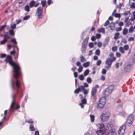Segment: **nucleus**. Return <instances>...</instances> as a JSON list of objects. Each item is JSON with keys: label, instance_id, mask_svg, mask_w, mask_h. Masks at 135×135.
I'll return each mask as SVG.
<instances>
[{"label": "nucleus", "instance_id": "f257e3e1", "mask_svg": "<svg viewBox=\"0 0 135 135\" xmlns=\"http://www.w3.org/2000/svg\"><path fill=\"white\" fill-rule=\"evenodd\" d=\"M9 64L13 68L15 73L13 75L15 78L16 79V85L17 88L18 89L20 87V83L17 79L20 74V68L18 64L15 63L13 61L11 56L9 55ZM17 91H18V89H17Z\"/></svg>", "mask_w": 135, "mask_h": 135}, {"label": "nucleus", "instance_id": "f03ea898", "mask_svg": "<svg viewBox=\"0 0 135 135\" xmlns=\"http://www.w3.org/2000/svg\"><path fill=\"white\" fill-rule=\"evenodd\" d=\"M114 125L111 122H109L108 123L107 126V127L110 130L107 135H113L114 134L115 130L113 128Z\"/></svg>", "mask_w": 135, "mask_h": 135}, {"label": "nucleus", "instance_id": "7ed1b4c3", "mask_svg": "<svg viewBox=\"0 0 135 135\" xmlns=\"http://www.w3.org/2000/svg\"><path fill=\"white\" fill-rule=\"evenodd\" d=\"M110 115V112H107L102 113L100 116V118L102 121L105 122L108 120Z\"/></svg>", "mask_w": 135, "mask_h": 135}, {"label": "nucleus", "instance_id": "20e7f679", "mask_svg": "<svg viewBox=\"0 0 135 135\" xmlns=\"http://www.w3.org/2000/svg\"><path fill=\"white\" fill-rule=\"evenodd\" d=\"M106 102V99L105 97H103L101 98L99 100L98 103L97 104V108L99 109H100L103 108Z\"/></svg>", "mask_w": 135, "mask_h": 135}, {"label": "nucleus", "instance_id": "39448f33", "mask_svg": "<svg viewBox=\"0 0 135 135\" xmlns=\"http://www.w3.org/2000/svg\"><path fill=\"white\" fill-rule=\"evenodd\" d=\"M89 39L88 37H87L84 40L82 45L81 51L82 53H84L86 50V48L87 45L88 40Z\"/></svg>", "mask_w": 135, "mask_h": 135}, {"label": "nucleus", "instance_id": "423d86ee", "mask_svg": "<svg viewBox=\"0 0 135 135\" xmlns=\"http://www.w3.org/2000/svg\"><path fill=\"white\" fill-rule=\"evenodd\" d=\"M114 88L113 85H111L109 86L105 90L104 92V94L105 96H108L109 94H110Z\"/></svg>", "mask_w": 135, "mask_h": 135}, {"label": "nucleus", "instance_id": "0eeeda50", "mask_svg": "<svg viewBox=\"0 0 135 135\" xmlns=\"http://www.w3.org/2000/svg\"><path fill=\"white\" fill-rule=\"evenodd\" d=\"M20 108V106L16 103V102L14 101L13 99L10 107V111H13L16 109H18Z\"/></svg>", "mask_w": 135, "mask_h": 135}, {"label": "nucleus", "instance_id": "6e6552de", "mask_svg": "<svg viewBox=\"0 0 135 135\" xmlns=\"http://www.w3.org/2000/svg\"><path fill=\"white\" fill-rule=\"evenodd\" d=\"M112 60L111 58H108L107 59L105 64L107 65L105 66V68L107 70H109L111 67L112 64Z\"/></svg>", "mask_w": 135, "mask_h": 135}, {"label": "nucleus", "instance_id": "1a4fd4ad", "mask_svg": "<svg viewBox=\"0 0 135 135\" xmlns=\"http://www.w3.org/2000/svg\"><path fill=\"white\" fill-rule=\"evenodd\" d=\"M133 117L132 115H130L128 117L126 123L127 126L129 127L131 126L133 119Z\"/></svg>", "mask_w": 135, "mask_h": 135}, {"label": "nucleus", "instance_id": "9d476101", "mask_svg": "<svg viewBox=\"0 0 135 135\" xmlns=\"http://www.w3.org/2000/svg\"><path fill=\"white\" fill-rule=\"evenodd\" d=\"M36 13L37 14V18L38 19L41 18V17L42 16V15L43 12V8L42 7H38L37 9Z\"/></svg>", "mask_w": 135, "mask_h": 135}, {"label": "nucleus", "instance_id": "9b49d317", "mask_svg": "<svg viewBox=\"0 0 135 135\" xmlns=\"http://www.w3.org/2000/svg\"><path fill=\"white\" fill-rule=\"evenodd\" d=\"M4 39L2 41L0 42L1 44L2 45L4 44L7 41L8 39V32H5L4 34Z\"/></svg>", "mask_w": 135, "mask_h": 135}, {"label": "nucleus", "instance_id": "f8f14e48", "mask_svg": "<svg viewBox=\"0 0 135 135\" xmlns=\"http://www.w3.org/2000/svg\"><path fill=\"white\" fill-rule=\"evenodd\" d=\"M97 92V89L95 88H92L91 91V98L93 99L94 100L96 99V94Z\"/></svg>", "mask_w": 135, "mask_h": 135}, {"label": "nucleus", "instance_id": "ddd939ff", "mask_svg": "<svg viewBox=\"0 0 135 135\" xmlns=\"http://www.w3.org/2000/svg\"><path fill=\"white\" fill-rule=\"evenodd\" d=\"M126 128V126L123 124L120 128L119 132L118 135H122L125 132Z\"/></svg>", "mask_w": 135, "mask_h": 135}, {"label": "nucleus", "instance_id": "4468645a", "mask_svg": "<svg viewBox=\"0 0 135 135\" xmlns=\"http://www.w3.org/2000/svg\"><path fill=\"white\" fill-rule=\"evenodd\" d=\"M6 57V59L5 60V61L7 63L8 62V55H7L5 54H3L1 55L0 56V58H3Z\"/></svg>", "mask_w": 135, "mask_h": 135}, {"label": "nucleus", "instance_id": "2eb2a0df", "mask_svg": "<svg viewBox=\"0 0 135 135\" xmlns=\"http://www.w3.org/2000/svg\"><path fill=\"white\" fill-rule=\"evenodd\" d=\"M11 87L13 91H14L15 89V81L13 79H12L11 80Z\"/></svg>", "mask_w": 135, "mask_h": 135}, {"label": "nucleus", "instance_id": "dca6fc26", "mask_svg": "<svg viewBox=\"0 0 135 135\" xmlns=\"http://www.w3.org/2000/svg\"><path fill=\"white\" fill-rule=\"evenodd\" d=\"M81 103H79V105L80 106L81 108H83L84 107V106L83 104H86V101L85 99H83L81 100Z\"/></svg>", "mask_w": 135, "mask_h": 135}, {"label": "nucleus", "instance_id": "f3484780", "mask_svg": "<svg viewBox=\"0 0 135 135\" xmlns=\"http://www.w3.org/2000/svg\"><path fill=\"white\" fill-rule=\"evenodd\" d=\"M98 135H102L106 132V130L104 129L103 130H99L96 131Z\"/></svg>", "mask_w": 135, "mask_h": 135}, {"label": "nucleus", "instance_id": "a211bd4d", "mask_svg": "<svg viewBox=\"0 0 135 135\" xmlns=\"http://www.w3.org/2000/svg\"><path fill=\"white\" fill-rule=\"evenodd\" d=\"M96 126L98 128L100 129H102L104 127V125L103 123H98L97 124Z\"/></svg>", "mask_w": 135, "mask_h": 135}, {"label": "nucleus", "instance_id": "6ab92c4d", "mask_svg": "<svg viewBox=\"0 0 135 135\" xmlns=\"http://www.w3.org/2000/svg\"><path fill=\"white\" fill-rule=\"evenodd\" d=\"M119 115H120L124 117L127 116V114L125 112L122 111L119 113Z\"/></svg>", "mask_w": 135, "mask_h": 135}, {"label": "nucleus", "instance_id": "aec40b11", "mask_svg": "<svg viewBox=\"0 0 135 135\" xmlns=\"http://www.w3.org/2000/svg\"><path fill=\"white\" fill-rule=\"evenodd\" d=\"M89 116L91 122H94L95 120V116L94 115L91 114H90Z\"/></svg>", "mask_w": 135, "mask_h": 135}, {"label": "nucleus", "instance_id": "412c9836", "mask_svg": "<svg viewBox=\"0 0 135 135\" xmlns=\"http://www.w3.org/2000/svg\"><path fill=\"white\" fill-rule=\"evenodd\" d=\"M81 62H83L86 61V60L85 58L84 57L83 55H81L80 57Z\"/></svg>", "mask_w": 135, "mask_h": 135}, {"label": "nucleus", "instance_id": "4be33fe9", "mask_svg": "<svg viewBox=\"0 0 135 135\" xmlns=\"http://www.w3.org/2000/svg\"><path fill=\"white\" fill-rule=\"evenodd\" d=\"M97 31L99 32H102L103 33H105V29L103 28H102L100 29H99Z\"/></svg>", "mask_w": 135, "mask_h": 135}, {"label": "nucleus", "instance_id": "5701e85b", "mask_svg": "<svg viewBox=\"0 0 135 135\" xmlns=\"http://www.w3.org/2000/svg\"><path fill=\"white\" fill-rule=\"evenodd\" d=\"M119 35V33L118 32L115 33L114 35V39L115 40H117L118 38V37Z\"/></svg>", "mask_w": 135, "mask_h": 135}, {"label": "nucleus", "instance_id": "b1692460", "mask_svg": "<svg viewBox=\"0 0 135 135\" xmlns=\"http://www.w3.org/2000/svg\"><path fill=\"white\" fill-rule=\"evenodd\" d=\"M122 108L121 106L118 107L117 108V110L119 113L122 111Z\"/></svg>", "mask_w": 135, "mask_h": 135}, {"label": "nucleus", "instance_id": "393cba45", "mask_svg": "<svg viewBox=\"0 0 135 135\" xmlns=\"http://www.w3.org/2000/svg\"><path fill=\"white\" fill-rule=\"evenodd\" d=\"M9 34L12 36H14L15 34V32L13 30V29H11L10 30H9Z\"/></svg>", "mask_w": 135, "mask_h": 135}, {"label": "nucleus", "instance_id": "a878e982", "mask_svg": "<svg viewBox=\"0 0 135 135\" xmlns=\"http://www.w3.org/2000/svg\"><path fill=\"white\" fill-rule=\"evenodd\" d=\"M124 50L123 47H120L119 48V51L122 54H124Z\"/></svg>", "mask_w": 135, "mask_h": 135}, {"label": "nucleus", "instance_id": "bb28decb", "mask_svg": "<svg viewBox=\"0 0 135 135\" xmlns=\"http://www.w3.org/2000/svg\"><path fill=\"white\" fill-rule=\"evenodd\" d=\"M24 3L22 2H19L18 3V6H17V7L19 8L23 6L24 5Z\"/></svg>", "mask_w": 135, "mask_h": 135}, {"label": "nucleus", "instance_id": "cd10ccee", "mask_svg": "<svg viewBox=\"0 0 135 135\" xmlns=\"http://www.w3.org/2000/svg\"><path fill=\"white\" fill-rule=\"evenodd\" d=\"M30 130L31 131H33L35 130V128L33 125L31 124L30 126Z\"/></svg>", "mask_w": 135, "mask_h": 135}, {"label": "nucleus", "instance_id": "c85d7f7f", "mask_svg": "<svg viewBox=\"0 0 135 135\" xmlns=\"http://www.w3.org/2000/svg\"><path fill=\"white\" fill-rule=\"evenodd\" d=\"M35 1H32L30 3V6L31 7H33L35 4Z\"/></svg>", "mask_w": 135, "mask_h": 135}, {"label": "nucleus", "instance_id": "c756f323", "mask_svg": "<svg viewBox=\"0 0 135 135\" xmlns=\"http://www.w3.org/2000/svg\"><path fill=\"white\" fill-rule=\"evenodd\" d=\"M127 29L126 28H125L123 29V34L124 35H126L127 33Z\"/></svg>", "mask_w": 135, "mask_h": 135}, {"label": "nucleus", "instance_id": "7c9ffc66", "mask_svg": "<svg viewBox=\"0 0 135 135\" xmlns=\"http://www.w3.org/2000/svg\"><path fill=\"white\" fill-rule=\"evenodd\" d=\"M90 64V62H86L84 63L83 64V66L85 67H87L89 66Z\"/></svg>", "mask_w": 135, "mask_h": 135}, {"label": "nucleus", "instance_id": "2f4dec72", "mask_svg": "<svg viewBox=\"0 0 135 135\" xmlns=\"http://www.w3.org/2000/svg\"><path fill=\"white\" fill-rule=\"evenodd\" d=\"M16 25L15 23H14L10 27L11 28V29H15L16 28Z\"/></svg>", "mask_w": 135, "mask_h": 135}, {"label": "nucleus", "instance_id": "473e14b6", "mask_svg": "<svg viewBox=\"0 0 135 135\" xmlns=\"http://www.w3.org/2000/svg\"><path fill=\"white\" fill-rule=\"evenodd\" d=\"M26 122L30 124L33 123V121L31 119H26Z\"/></svg>", "mask_w": 135, "mask_h": 135}, {"label": "nucleus", "instance_id": "72a5a7b5", "mask_svg": "<svg viewBox=\"0 0 135 135\" xmlns=\"http://www.w3.org/2000/svg\"><path fill=\"white\" fill-rule=\"evenodd\" d=\"M89 73V70L88 69L86 70L84 73V76H87Z\"/></svg>", "mask_w": 135, "mask_h": 135}, {"label": "nucleus", "instance_id": "f704fd0d", "mask_svg": "<svg viewBox=\"0 0 135 135\" xmlns=\"http://www.w3.org/2000/svg\"><path fill=\"white\" fill-rule=\"evenodd\" d=\"M86 81L89 84L91 83L92 82L91 78L90 77L86 79Z\"/></svg>", "mask_w": 135, "mask_h": 135}, {"label": "nucleus", "instance_id": "c9c22d12", "mask_svg": "<svg viewBox=\"0 0 135 135\" xmlns=\"http://www.w3.org/2000/svg\"><path fill=\"white\" fill-rule=\"evenodd\" d=\"M25 10L28 12L29 11V6L28 5L26 6L25 7Z\"/></svg>", "mask_w": 135, "mask_h": 135}, {"label": "nucleus", "instance_id": "e433bc0d", "mask_svg": "<svg viewBox=\"0 0 135 135\" xmlns=\"http://www.w3.org/2000/svg\"><path fill=\"white\" fill-rule=\"evenodd\" d=\"M80 91H82L84 90L85 89V86H80L79 87Z\"/></svg>", "mask_w": 135, "mask_h": 135}, {"label": "nucleus", "instance_id": "4c0bfd02", "mask_svg": "<svg viewBox=\"0 0 135 135\" xmlns=\"http://www.w3.org/2000/svg\"><path fill=\"white\" fill-rule=\"evenodd\" d=\"M109 37L107 38H106L104 42L105 45H106L108 44L109 41Z\"/></svg>", "mask_w": 135, "mask_h": 135}, {"label": "nucleus", "instance_id": "58836bf2", "mask_svg": "<svg viewBox=\"0 0 135 135\" xmlns=\"http://www.w3.org/2000/svg\"><path fill=\"white\" fill-rule=\"evenodd\" d=\"M46 1L45 0H43L41 1V3L43 7H44L46 4Z\"/></svg>", "mask_w": 135, "mask_h": 135}, {"label": "nucleus", "instance_id": "ea45409f", "mask_svg": "<svg viewBox=\"0 0 135 135\" xmlns=\"http://www.w3.org/2000/svg\"><path fill=\"white\" fill-rule=\"evenodd\" d=\"M100 50L99 49H98L97 50L95 51V54L98 55L99 56L100 55Z\"/></svg>", "mask_w": 135, "mask_h": 135}, {"label": "nucleus", "instance_id": "a19ab883", "mask_svg": "<svg viewBox=\"0 0 135 135\" xmlns=\"http://www.w3.org/2000/svg\"><path fill=\"white\" fill-rule=\"evenodd\" d=\"M11 42H13L15 44H17V42H16V39L15 38L12 39Z\"/></svg>", "mask_w": 135, "mask_h": 135}, {"label": "nucleus", "instance_id": "79ce46f5", "mask_svg": "<svg viewBox=\"0 0 135 135\" xmlns=\"http://www.w3.org/2000/svg\"><path fill=\"white\" fill-rule=\"evenodd\" d=\"M123 48L124 50H127L129 49V46L128 45H126L124 46Z\"/></svg>", "mask_w": 135, "mask_h": 135}, {"label": "nucleus", "instance_id": "37998d69", "mask_svg": "<svg viewBox=\"0 0 135 135\" xmlns=\"http://www.w3.org/2000/svg\"><path fill=\"white\" fill-rule=\"evenodd\" d=\"M79 79L81 80H83L84 79V76L83 74H81L79 76Z\"/></svg>", "mask_w": 135, "mask_h": 135}, {"label": "nucleus", "instance_id": "c03bdc74", "mask_svg": "<svg viewBox=\"0 0 135 135\" xmlns=\"http://www.w3.org/2000/svg\"><path fill=\"white\" fill-rule=\"evenodd\" d=\"M112 50L113 51H116L117 50V46L113 47L112 48Z\"/></svg>", "mask_w": 135, "mask_h": 135}, {"label": "nucleus", "instance_id": "a18cd8bd", "mask_svg": "<svg viewBox=\"0 0 135 135\" xmlns=\"http://www.w3.org/2000/svg\"><path fill=\"white\" fill-rule=\"evenodd\" d=\"M109 26L110 27H115V24L114 23L112 22L110 23L109 25Z\"/></svg>", "mask_w": 135, "mask_h": 135}, {"label": "nucleus", "instance_id": "49530a36", "mask_svg": "<svg viewBox=\"0 0 135 135\" xmlns=\"http://www.w3.org/2000/svg\"><path fill=\"white\" fill-rule=\"evenodd\" d=\"M83 67L82 66H80L79 68L78 69V71L79 72H81L82 70Z\"/></svg>", "mask_w": 135, "mask_h": 135}, {"label": "nucleus", "instance_id": "de8ad7c7", "mask_svg": "<svg viewBox=\"0 0 135 135\" xmlns=\"http://www.w3.org/2000/svg\"><path fill=\"white\" fill-rule=\"evenodd\" d=\"M80 91L79 89V88H78L75 90L74 92L75 93H78Z\"/></svg>", "mask_w": 135, "mask_h": 135}, {"label": "nucleus", "instance_id": "09e8293b", "mask_svg": "<svg viewBox=\"0 0 135 135\" xmlns=\"http://www.w3.org/2000/svg\"><path fill=\"white\" fill-rule=\"evenodd\" d=\"M30 16H27L24 17L23 20H28L30 18Z\"/></svg>", "mask_w": 135, "mask_h": 135}, {"label": "nucleus", "instance_id": "8fccbe9b", "mask_svg": "<svg viewBox=\"0 0 135 135\" xmlns=\"http://www.w3.org/2000/svg\"><path fill=\"white\" fill-rule=\"evenodd\" d=\"M6 27L5 25L1 26L0 28V31H2Z\"/></svg>", "mask_w": 135, "mask_h": 135}, {"label": "nucleus", "instance_id": "3c124183", "mask_svg": "<svg viewBox=\"0 0 135 135\" xmlns=\"http://www.w3.org/2000/svg\"><path fill=\"white\" fill-rule=\"evenodd\" d=\"M133 30V27L132 26H131L129 29V32H132Z\"/></svg>", "mask_w": 135, "mask_h": 135}, {"label": "nucleus", "instance_id": "603ef678", "mask_svg": "<svg viewBox=\"0 0 135 135\" xmlns=\"http://www.w3.org/2000/svg\"><path fill=\"white\" fill-rule=\"evenodd\" d=\"M116 56L118 57H119L121 56V55L118 52H117L116 53Z\"/></svg>", "mask_w": 135, "mask_h": 135}, {"label": "nucleus", "instance_id": "864d4df0", "mask_svg": "<svg viewBox=\"0 0 135 135\" xmlns=\"http://www.w3.org/2000/svg\"><path fill=\"white\" fill-rule=\"evenodd\" d=\"M88 91L86 89H85L83 90L84 94L85 95H87L88 93Z\"/></svg>", "mask_w": 135, "mask_h": 135}, {"label": "nucleus", "instance_id": "5fc2aeb1", "mask_svg": "<svg viewBox=\"0 0 135 135\" xmlns=\"http://www.w3.org/2000/svg\"><path fill=\"white\" fill-rule=\"evenodd\" d=\"M106 70L105 69H103L102 70V73L103 74H105L106 73Z\"/></svg>", "mask_w": 135, "mask_h": 135}, {"label": "nucleus", "instance_id": "6e6d98bb", "mask_svg": "<svg viewBox=\"0 0 135 135\" xmlns=\"http://www.w3.org/2000/svg\"><path fill=\"white\" fill-rule=\"evenodd\" d=\"M121 42L123 43L124 44H126L127 43V41L125 38H123Z\"/></svg>", "mask_w": 135, "mask_h": 135}, {"label": "nucleus", "instance_id": "4d7b16f0", "mask_svg": "<svg viewBox=\"0 0 135 135\" xmlns=\"http://www.w3.org/2000/svg\"><path fill=\"white\" fill-rule=\"evenodd\" d=\"M134 40V38L133 37H130L128 39V41H133Z\"/></svg>", "mask_w": 135, "mask_h": 135}, {"label": "nucleus", "instance_id": "13d9d810", "mask_svg": "<svg viewBox=\"0 0 135 135\" xmlns=\"http://www.w3.org/2000/svg\"><path fill=\"white\" fill-rule=\"evenodd\" d=\"M16 51L14 50H13L10 52V54L11 55H14Z\"/></svg>", "mask_w": 135, "mask_h": 135}, {"label": "nucleus", "instance_id": "bf43d9fd", "mask_svg": "<svg viewBox=\"0 0 135 135\" xmlns=\"http://www.w3.org/2000/svg\"><path fill=\"white\" fill-rule=\"evenodd\" d=\"M101 60H98L96 64L97 66H99L101 63Z\"/></svg>", "mask_w": 135, "mask_h": 135}, {"label": "nucleus", "instance_id": "052dcab7", "mask_svg": "<svg viewBox=\"0 0 135 135\" xmlns=\"http://www.w3.org/2000/svg\"><path fill=\"white\" fill-rule=\"evenodd\" d=\"M114 16L116 17H118V18H120V15L119 14H118L117 13H116L115 14Z\"/></svg>", "mask_w": 135, "mask_h": 135}, {"label": "nucleus", "instance_id": "680f3d73", "mask_svg": "<svg viewBox=\"0 0 135 135\" xmlns=\"http://www.w3.org/2000/svg\"><path fill=\"white\" fill-rule=\"evenodd\" d=\"M101 37V35L100 34H97L96 35V37L97 38L99 39Z\"/></svg>", "mask_w": 135, "mask_h": 135}, {"label": "nucleus", "instance_id": "e2e57ef3", "mask_svg": "<svg viewBox=\"0 0 135 135\" xmlns=\"http://www.w3.org/2000/svg\"><path fill=\"white\" fill-rule=\"evenodd\" d=\"M131 7L133 8H135V3H132L131 5Z\"/></svg>", "mask_w": 135, "mask_h": 135}, {"label": "nucleus", "instance_id": "0e129e2a", "mask_svg": "<svg viewBox=\"0 0 135 135\" xmlns=\"http://www.w3.org/2000/svg\"><path fill=\"white\" fill-rule=\"evenodd\" d=\"M109 23V21L108 20L106 21L104 23V25L105 26H107Z\"/></svg>", "mask_w": 135, "mask_h": 135}, {"label": "nucleus", "instance_id": "69168bd1", "mask_svg": "<svg viewBox=\"0 0 135 135\" xmlns=\"http://www.w3.org/2000/svg\"><path fill=\"white\" fill-rule=\"evenodd\" d=\"M98 46V47H100L102 45V43L100 42H99L97 44Z\"/></svg>", "mask_w": 135, "mask_h": 135}, {"label": "nucleus", "instance_id": "338daca9", "mask_svg": "<svg viewBox=\"0 0 135 135\" xmlns=\"http://www.w3.org/2000/svg\"><path fill=\"white\" fill-rule=\"evenodd\" d=\"M89 46L90 48H92L94 46L92 42H90L89 44Z\"/></svg>", "mask_w": 135, "mask_h": 135}, {"label": "nucleus", "instance_id": "774afa93", "mask_svg": "<svg viewBox=\"0 0 135 135\" xmlns=\"http://www.w3.org/2000/svg\"><path fill=\"white\" fill-rule=\"evenodd\" d=\"M122 3H119L118 5L117 6V7L119 8V9H120L122 6Z\"/></svg>", "mask_w": 135, "mask_h": 135}]
</instances>
